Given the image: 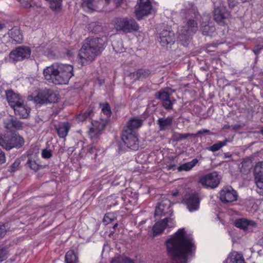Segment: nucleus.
<instances>
[{"instance_id": "f257e3e1", "label": "nucleus", "mask_w": 263, "mask_h": 263, "mask_svg": "<svg viewBox=\"0 0 263 263\" xmlns=\"http://www.w3.org/2000/svg\"><path fill=\"white\" fill-rule=\"evenodd\" d=\"M167 253L175 263H187L189 254L195 250L193 240L184 229H179L166 241Z\"/></svg>"}, {"instance_id": "f03ea898", "label": "nucleus", "mask_w": 263, "mask_h": 263, "mask_svg": "<svg viewBox=\"0 0 263 263\" xmlns=\"http://www.w3.org/2000/svg\"><path fill=\"white\" fill-rule=\"evenodd\" d=\"M106 37H87L78 53L79 62L84 66L93 61L104 49Z\"/></svg>"}, {"instance_id": "7ed1b4c3", "label": "nucleus", "mask_w": 263, "mask_h": 263, "mask_svg": "<svg viewBox=\"0 0 263 263\" xmlns=\"http://www.w3.org/2000/svg\"><path fill=\"white\" fill-rule=\"evenodd\" d=\"M44 78L54 84H67L73 76V67L69 64L54 63L43 70Z\"/></svg>"}, {"instance_id": "20e7f679", "label": "nucleus", "mask_w": 263, "mask_h": 263, "mask_svg": "<svg viewBox=\"0 0 263 263\" xmlns=\"http://www.w3.org/2000/svg\"><path fill=\"white\" fill-rule=\"evenodd\" d=\"M121 139L125 144L131 149H138L139 141L136 132H133L129 126V121L124 127L121 134Z\"/></svg>"}, {"instance_id": "39448f33", "label": "nucleus", "mask_w": 263, "mask_h": 263, "mask_svg": "<svg viewBox=\"0 0 263 263\" xmlns=\"http://www.w3.org/2000/svg\"><path fill=\"white\" fill-rule=\"evenodd\" d=\"M198 28L197 22L193 19H190L183 27H181L178 31V39L181 42L182 44L185 46L187 45V40L193 32H195Z\"/></svg>"}, {"instance_id": "423d86ee", "label": "nucleus", "mask_w": 263, "mask_h": 263, "mask_svg": "<svg viewBox=\"0 0 263 263\" xmlns=\"http://www.w3.org/2000/svg\"><path fill=\"white\" fill-rule=\"evenodd\" d=\"M114 27L117 30L124 32H130L132 30H137L139 26L133 18H116L114 21Z\"/></svg>"}, {"instance_id": "0eeeda50", "label": "nucleus", "mask_w": 263, "mask_h": 263, "mask_svg": "<svg viewBox=\"0 0 263 263\" xmlns=\"http://www.w3.org/2000/svg\"><path fill=\"white\" fill-rule=\"evenodd\" d=\"M57 100V96L50 89H43L39 91L34 97V101L37 104H47L52 103Z\"/></svg>"}, {"instance_id": "6e6552de", "label": "nucleus", "mask_w": 263, "mask_h": 263, "mask_svg": "<svg viewBox=\"0 0 263 263\" xmlns=\"http://www.w3.org/2000/svg\"><path fill=\"white\" fill-rule=\"evenodd\" d=\"M220 181V178L217 173H209L205 175L201 176L199 182L203 186L205 187H216L219 184Z\"/></svg>"}, {"instance_id": "1a4fd4ad", "label": "nucleus", "mask_w": 263, "mask_h": 263, "mask_svg": "<svg viewBox=\"0 0 263 263\" xmlns=\"http://www.w3.org/2000/svg\"><path fill=\"white\" fill-rule=\"evenodd\" d=\"M31 53V50L28 46H18L11 51L9 57L13 61H22L30 57Z\"/></svg>"}, {"instance_id": "9d476101", "label": "nucleus", "mask_w": 263, "mask_h": 263, "mask_svg": "<svg viewBox=\"0 0 263 263\" xmlns=\"http://www.w3.org/2000/svg\"><path fill=\"white\" fill-rule=\"evenodd\" d=\"M152 9V5L149 0H140L135 7V15L138 20L149 14Z\"/></svg>"}, {"instance_id": "9b49d317", "label": "nucleus", "mask_w": 263, "mask_h": 263, "mask_svg": "<svg viewBox=\"0 0 263 263\" xmlns=\"http://www.w3.org/2000/svg\"><path fill=\"white\" fill-rule=\"evenodd\" d=\"M237 198V193L231 186L223 187L220 192V198L222 202L235 201Z\"/></svg>"}, {"instance_id": "f8f14e48", "label": "nucleus", "mask_w": 263, "mask_h": 263, "mask_svg": "<svg viewBox=\"0 0 263 263\" xmlns=\"http://www.w3.org/2000/svg\"><path fill=\"white\" fill-rule=\"evenodd\" d=\"M105 124L103 122L93 121L88 131V135L93 141H97L102 130L104 129Z\"/></svg>"}, {"instance_id": "ddd939ff", "label": "nucleus", "mask_w": 263, "mask_h": 263, "mask_svg": "<svg viewBox=\"0 0 263 263\" xmlns=\"http://www.w3.org/2000/svg\"><path fill=\"white\" fill-rule=\"evenodd\" d=\"M171 93L166 90V89H162L156 93L155 96L158 99H160L162 102V105L166 108V109H171L172 108L174 101L175 99L172 100L171 99Z\"/></svg>"}, {"instance_id": "4468645a", "label": "nucleus", "mask_w": 263, "mask_h": 263, "mask_svg": "<svg viewBox=\"0 0 263 263\" xmlns=\"http://www.w3.org/2000/svg\"><path fill=\"white\" fill-rule=\"evenodd\" d=\"M175 222L172 218L166 217L162 221L156 222L153 226L152 230L153 231V236H156L158 233H160L164 231L166 227H173Z\"/></svg>"}, {"instance_id": "2eb2a0df", "label": "nucleus", "mask_w": 263, "mask_h": 263, "mask_svg": "<svg viewBox=\"0 0 263 263\" xmlns=\"http://www.w3.org/2000/svg\"><path fill=\"white\" fill-rule=\"evenodd\" d=\"M159 41L162 46L173 44L175 42V34L170 30L164 29L159 34Z\"/></svg>"}, {"instance_id": "dca6fc26", "label": "nucleus", "mask_w": 263, "mask_h": 263, "mask_svg": "<svg viewBox=\"0 0 263 263\" xmlns=\"http://www.w3.org/2000/svg\"><path fill=\"white\" fill-rule=\"evenodd\" d=\"M235 225L237 228H239L246 232H252L254 228L257 227V224L255 221L248 220L246 218H240L236 219L235 221Z\"/></svg>"}, {"instance_id": "f3484780", "label": "nucleus", "mask_w": 263, "mask_h": 263, "mask_svg": "<svg viewBox=\"0 0 263 263\" xmlns=\"http://www.w3.org/2000/svg\"><path fill=\"white\" fill-rule=\"evenodd\" d=\"M103 2L101 0H83L82 7L89 12L100 11L102 8Z\"/></svg>"}, {"instance_id": "a211bd4d", "label": "nucleus", "mask_w": 263, "mask_h": 263, "mask_svg": "<svg viewBox=\"0 0 263 263\" xmlns=\"http://www.w3.org/2000/svg\"><path fill=\"white\" fill-rule=\"evenodd\" d=\"M171 202L170 200L165 199L160 201L157 206H156L155 211V216H163L166 214H171Z\"/></svg>"}, {"instance_id": "6ab92c4d", "label": "nucleus", "mask_w": 263, "mask_h": 263, "mask_svg": "<svg viewBox=\"0 0 263 263\" xmlns=\"http://www.w3.org/2000/svg\"><path fill=\"white\" fill-rule=\"evenodd\" d=\"M255 183L259 189H263V162H257L254 166Z\"/></svg>"}, {"instance_id": "aec40b11", "label": "nucleus", "mask_w": 263, "mask_h": 263, "mask_svg": "<svg viewBox=\"0 0 263 263\" xmlns=\"http://www.w3.org/2000/svg\"><path fill=\"white\" fill-rule=\"evenodd\" d=\"M184 202L189 211L197 210L200 205V199L197 194H192L184 199Z\"/></svg>"}, {"instance_id": "412c9836", "label": "nucleus", "mask_w": 263, "mask_h": 263, "mask_svg": "<svg viewBox=\"0 0 263 263\" xmlns=\"http://www.w3.org/2000/svg\"><path fill=\"white\" fill-rule=\"evenodd\" d=\"M29 109L26 108L25 105L24 103V100L20 96L18 97V102L17 107L16 109V116H19L20 117H23V118H26L29 116L30 112Z\"/></svg>"}, {"instance_id": "4be33fe9", "label": "nucleus", "mask_w": 263, "mask_h": 263, "mask_svg": "<svg viewBox=\"0 0 263 263\" xmlns=\"http://www.w3.org/2000/svg\"><path fill=\"white\" fill-rule=\"evenodd\" d=\"M230 13L224 7H216L214 11V17L218 23H224L225 18L229 17Z\"/></svg>"}, {"instance_id": "5701e85b", "label": "nucleus", "mask_w": 263, "mask_h": 263, "mask_svg": "<svg viewBox=\"0 0 263 263\" xmlns=\"http://www.w3.org/2000/svg\"><path fill=\"white\" fill-rule=\"evenodd\" d=\"M10 39L9 41L12 43H22L23 36L18 27H13L8 32Z\"/></svg>"}, {"instance_id": "b1692460", "label": "nucleus", "mask_w": 263, "mask_h": 263, "mask_svg": "<svg viewBox=\"0 0 263 263\" xmlns=\"http://www.w3.org/2000/svg\"><path fill=\"white\" fill-rule=\"evenodd\" d=\"M18 93L14 92L13 90H8V91H6L7 100L9 104L13 109L15 115H16V109L18 104Z\"/></svg>"}, {"instance_id": "393cba45", "label": "nucleus", "mask_w": 263, "mask_h": 263, "mask_svg": "<svg viewBox=\"0 0 263 263\" xmlns=\"http://www.w3.org/2000/svg\"><path fill=\"white\" fill-rule=\"evenodd\" d=\"M174 118L173 117H163V118H159L157 121V123L158 124L159 129L161 131H165L168 128L171 127L173 124Z\"/></svg>"}, {"instance_id": "a878e982", "label": "nucleus", "mask_w": 263, "mask_h": 263, "mask_svg": "<svg viewBox=\"0 0 263 263\" xmlns=\"http://www.w3.org/2000/svg\"><path fill=\"white\" fill-rule=\"evenodd\" d=\"M24 142V138L20 136V135H14L10 138L8 137V149H10V148L14 147V146L20 147Z\"/></svg>"}, {"instance_id": "bb28decb", "label": "nucleus", "mask_w": 263, "mask_h": 263, "mask_svg": "<svg viewBox=\"0 0 263 263\" xmlns=\"http://www.w3.org/2000/svg\"><path fill=\"white\" fill-rule=\"evenodd\" d=\"M70 127V125L69 123H59L58 126H56V130L59 137L64 138L67 136Z\"/></svg>"}, {"instance_id": "cd10ccee", "label": "nucleus", "mask_w": 263, "mask_h": 263, "mask_svg": "<svg viewBox=\"0 0 263 263\" xmlns=\"http://www.w3.org/2000/svg\"><path fill=\"white\" fill-rule=\"evenodd\" d=\"M226 263H246L243 255L240 253H232L226 259Z\"/></svg>"}, {"instance_id": "c85d7f7f", "label": "nucleus", "mask_w": 263, "mask_h": 263, "mask_svg": "<svg viewBox=\"0 0 263 263\" xmlns=\"http://www.w3.org/2000/svg\"><path fill=\"white\" fill-rule=\"evenodd\" d=\"M151 71L148 69H139L132 73L130 77H133L134 79H142V78L148 77Z\"/></svg>"}, {"instance_id": "c756f323", "label": "nucleus", "mask_w": 263, "mask_h": 263, "mask_svg": "<svg viewBox=\"0 0 263 263\" xmlns=\"http://www.w3.org/2000/svg\"><path fill=\"white\" fill-rule=\"evenodd\" d=\"M5 126L7 129H12L15 128V129H22L23 126V123L20 121H17L15 119H11L7 122H5Z\"/></svg>"}, {"instance_id": "7c9ffc66", "label": "nucleus", "mask_w": 263, "mask_h": 263, "mask_svg": "<svg viewBox=\"0 0 263 263\" xmlns=\"http://www.w3.org/2000/svg\"><path fill=\"white\" fill-rule=\"evenodd\" d=\"M141 125H142V120L139 118H132L128 121V126L131 127L133 131H136V129Z\"/></svg>"}, {"instance_id": "2f4dec72", "label": "nucleus", "mask_w": 263, "mask_h": 263, "mask_svg": "<svg viewBox=\"0 0 263 263\" xmlns=\"http://www.w3.org/2000/svg\"><path fill=\"white\" fill-rule=\"evenodd\" d=\"M65 260L66 263H77L78 259L74 251H67L65 255Z\"/></svg>"}, {"instance_id": "473e14b6", "label": "nucleus", "mask_w": 263, "mask_h": 263, "mask_svg": "<svg viewBox=\"0 0 263 263\" xmlns=\"http://www.w3.org/2000/svg\"><path fill=\"white\" fill-rule=\"evenodd\" d=\"M197 159H194L191 162H185L183 163L178 167L179 171H182V170H191L193 167L195 166L196 164L198 162Z\"/></svg>"}, {"instance_id": "72a5a7b5", "label": "nucleus", "mask_w": 263, "mask_h": 263, "mask_svg": "<svg viewBox=\"0 0 263 263\" xmlns=\"http://www.w3.org/2000/svg\"><path fill=\"white\" fill-rule=\"evenodd\" d=\"M252 167V162L250 160H243L239 165L241 172L248 173Z\"/></svg>"}, {"instance_id": "f704fd0d", "label": "nucleus", "mask_w": 263, "mask_h": 263, "mask_svg": "<svg viewBox=\"0 0 263 263\" xmlns=\"http://www.w3.org/2000/svg\"><path fill=\"white\" fill-rule=\"evenodd\" d=\"M229 142L228 139L226 138L223 141H218L217 143H215L212 145V146H210V147H207V149L209 151H211V152H217L218 149H220L223 145H226L227 143Z\"/></svg>"}, {"instance_id": "c9c22d12", "label": "nucleus", "mask_w": 263, "mask_h": 263, "mask_svg": "<svg viewBox=\"0 0 263 263\" xmlns=\"http://www.w3.org/2000/svg\"><path fill=\"white\" fill-rule=\"evenodd\" d=\"M110 263H134L133 260L129 259L126 256H123V255H119V256H115Z\"/></svg>"}, {"instance_id": "e433bc0d", "label": "nucleus", "mask_w": 263, "mask_h": 263, "mask_svg": "<svg viewBox=\"0 0 263 263\" xmlns=\"http://www.w3.org/2000/svg\"><path fill=\"white\" fill-rule=\"evenodd\" d=\"M189 137H196V134H180V133H175L173 138L175 141H181L183 139H186Z\"/></svg>"}, {"instance_id": "4c0bfd02", "label": "nucleus", "mask_w": 263, "mask_h": 263, "mask_svg": "<svg viewBox=\"0 0 263 263\" xmlns=\"http://www.w3.org/2000/svg\"><path fill=\"white\" fill-rule=\"evenodd\" d=\"M88 28L90 31H92V32H95V33H98V32H101V31L103 30V27L101 26V25H99V24H98L96 22H91V23H90Z\"/></svg>"}, {"instance_id": "58836bf2", "label": "nucleus", "mask_w": 263, "mask_h": 263, "mask_svg": "<svg viewBox=\"0 0 263 263\" xmlns=\"http://www.w3.org/2000/svg\"><path fill=\"white\" fill-rule=\"evenodd\" d=\"M62 7V0H51L50 8L54 11H59Z\"/></svg>"}, {"instance_id": "ea45409f", "label": "nucleus", "mask_w": 263, "mask_h": 263, "mask_svg": "<svg viewBox=\"0 0 263 263\" xmlns=\"http://www.w3.org/2000/svg\"><path fill=\"white\" fill-rule=\"evenodd\" d=\"M92 112V110H88V111H86L84 113L79 114V115L77 116V119L79 121H84V120H86V119L90 117Z\"/></svg>"}, {"instance_id": "a19ab883", "label": "nucleus", "mask_w": 263, "mask_h": 263, "mask_svg": "<svg viewBox=\"0 0 263 263\" xmlns=\"http://www.w3.org/2000/svg\"><path fill=\"white\" fill-rule=\"evenodd\" d=\"M215 28L214 27L210 26L209 24H202L201 25V30L203 34L207 35L210 34L211 32L214 31Z\"/></svg>"}, {"instance_id": "79ce46f5", "label": "nucleus", "mask_w": 263, "mask_h": 263, "mask_svg": "<svg viewBox=\"0 0 263 263\" xmlns=\"http://www.w3.org/2000/svg\"><path fill=\"white\" fill-rule=\"evenodd\" d=\"M27 165L28 166V167H30L31 169H32L35 171H37V170L40 169L39 164H38V163H37L35 161H33V160H31V159H28L27 162Z\"/></svg>"}, {"instance_id": "37998d69", "label": "nucleus", "mask_w": 263, "mask_h": 263, "mask_svg": "<svg viewBox=\"0 0 263 263\" xmlns=\"http://www.w3.org/2000/svg\"><path fill=\"white\" fill-rule=\"evenodd\" d=\"M8 142L9 137L0 136V145H2L3 147L6 148V149H8Z\"/></svg>"}, {"instance_id": "c03bdc74", "label": "nucleus", "mask_w": 263, "mask_h": 263, "mask_svg": "<svg viewBox=\"0 0 263 263\" xmlns=\"http://www.w3.org/2000/svg\"><path fill=\"white\" fill-rule=\"evenodd\" d=\"M102 106V110L105 115L106 116H110L111 114V108L109 106V105L108 103H106V104H101Z\"/></svg>"}, {"instance_id": "a18cd8bd", "label": "nucleus", "mask_w": 263, "mask_h": 263, "mask_svg": "<svg viewBox=\"0 0 263 263\" xmlns=\"http://www.w3.org/2000/svg\"><path fill=\"white\" fill-rule=\"evenodd\" d=\"M8 252L5 249L0 250V262L7 258Z\"/></svg>"}, {"instance_id": "49530a36", "label": "nucleus", "mask_w": 263, "mask_h": 263, "mask_svg": "<svg viewBox=\"0 0 263 263\" xmlns=\"http://www.w3.org/2000/svg\"><path fill=\"white\" fill-rule=\"evenodd\" d=\"M7 232V228L5 224H0V238L5 236Z\"/></svg>"}, {"instance_id": "de8ad7c7", "label": "nucleus", "mask_w": 263, "mask_h": 263, "mask_svg": "<svg viewBox=\"0 0 263 263\" xmlns=\"http://www.w3.org/2000/svg\"><path fill=\"white\" fill-rule=\"evenodd\" d=\"M42 155L44 158H49L52 156V153L51 150H47V149H44L42 153Z\"/></svg>"}, {"instance_id": "09e8293b", "label": "nucleus", "mask_w": 263, "mask_h": 263, "mask_svg": "<svg viewBox=\"0 0 263 263\" xmlns=\"http://www.w3.org/2000/svg\"><path fill=\"white\" fill-rule=\"evenodd\" d=\"M20 164V161H19V160H16V161H15L14 162H13L11 166L10 171L11 172H14V171H16V170H17Z\"/></svg>"}, {"instance_id": "8fccbe9b", "label": "nucleus", "mask_w": 263, "mask_h": 263, "mask_svg": "<svg viewBox=\"0 0 263 263\" xmlns=\"http://www.w3.org/2000/svg\"><path fill=\"white\" fill-rule=\"evenodd\" d=\"M113 217L114 216L112 214H111V213L105 214L103 219V221H105V222H109V221H112Z\"/></svg>"}, {"instance_id": "3c124183", "label": "nucleus", "mask_w": 263, "mask_h": 263, "mask_svg": "<svg viewBox=\"0 0 263 263\" xmlns=\"http://www.w3.org/2000/svg\"><path fill=\"white\" fill-rule=\"evenodd\" d=\"M6 161V156L3 151L0 149V164L4 163Z\"/></svg>"}, {"instance_id": "603ef678", "label": "nucleus", "mask_w": 263, "mask_h": 263, "mask_svg": "<svg viewBox=\"0 0 263 263\" xmlns=\"http://www.w3.org/2000/svg\"><path fill=\"white\" fill-rule=\"evenodd\" d=\"M237 2L236 0H228V5L231 8L235 7Z\"/></svg>"}, {"instance_id": "864d4df0", "label": "nucleus", "mask_w": 263, "mask_h": 263, "mask_svg": "<svg viewBox=\"0 0 263 263\" xmlns=\"http://www.w3.org/2000/svg\"><path fill=\"white\" fill-rule=\"evenodd\" d=\"M262 48L263 46H256L253 49V51L255 54H258V53H259V51H260L261 49H262Z\"/></svg>"}, {"instance_id": "5fc2aeb1", "label": "nucleus", "mask_w": 263, "mask_h": 263, "mask_svg": "<svg viewBox=\"0 0 263 263\" xmlns=\"http://www.w3.org/2000/svg\"><path fill=\"white\" fill-rule=\"evenodd\" d=\"M210 130H208V129H201V130H199L197 132V134H196V136H197V135L202 134V133H209Z\"/></svg>"}, {"instance_id": "6e6d98bb", "label": "nucleus", "mask_w": 263, "mask_h": 263, "mask_svg": "<svg viewBox=\"0 0 263 263\" xmlns=\"http://www.w3.org/2000/svg\"><path fill=\"white\" fill-rule=\"evenodd\" d=\"M95 149H96V148L93 145H89L88 147V152L89 153H93Z\"/></svg>"}, {"instance_id": "4d7b16f0", "label": "nucleus", "mask_w": 263, "mask_h": 263, "mask_svg": "<svg viewBox=\"0 0 263 263\" xmlns=\"http://www.w3.org/2000/svg\"><path fill=\"white\" fill-rule=\"evenodd\" d=\"M22 4L24 7H29V6H31V5H29L28 3H27V2H25L24 0L23 1Z\"/></svg>"}, {"instance_id": "13d9d810", "label": "nucleus", "mask_w": 263, "mask_h": 263, "mask_svg": "<svg viewBox=\"0 0 263 263\" xmlns=\"http://www.w3.org/2000/svg\"><path fill=\"white\" fill-rule=\"evenodd\" d=\"M232 155L230 153H224V157H231Z\"/></svg>"}, {"instance_id": "bf43d9fd", "label": "nucleus", "mask_w": 263, "mask_h": 263, "mask_svg": "<svg viewBox=\"0 0 263 263\" xmlns=\"http://www.w3.org/2000/svg\"><path fill=\"white\" fill-rule=\"evenodd\" d=\"M223 128L224 129H228V128H230V125H229V124H224Z\"/></svg>"}, {"instance_id": "052dcab7", "label": "nucleus", "mask_w": 263, "mask_h": 263, "mask_svg": "<svg viewBox=\"0 0 263 263\" xmlns=\"http://www.w3.org/2000/svg\"><path fill=\"white\" fill-rule=\"evenodd\" d=\"M3 27H5V25H4V24H0V30L1 29H2Z\"/></svg>"}, {"instance_id": "680f3d73", "label": "nucleus", "mask_w": 263, "mask_h": 263, "mask_svg": "<svg viewBox=\"0 0 263 263\" xmlns=\"http://www.w3.org/2000/svg\"><path fill=\"white\" fill-rule=\"evenodd\" d=\"M118 223H115V224H114V225L113 226V228L114 229H115V228H117V227H118Z\"/></svg>"}, {"instance_id": "e2e57ef3", "label": "nucleus", "mask_w": 263, "mask_h": 263, "mask_svg": "<svg viewBox=\"0 0 263 263\" xmlns=\"http://www.w3.org/2000/svg\"><path fill=\"white\" fill-rule=\"evenodd\" d=\"M173 166L174 165H168V169H172V168H173Z\"/></svg>"}, {"instance_id": "0e129e2a", "label": "nucleus", "mask_w": 263, "mask_h": 263, "mask_svg": "<svg viewBox=\"0 0 263 263\" xmlns=\"http://www.w3.org/2000/svg\"><path fill=\"white\" fill-rule=\"evenodd\" d=\"M242 2H246V1H249V0H241Z\"/></svg>"}, {"instance_id": "69168bd1", "label": "nucleus", "mask_w": 263, "mask_h": 263, "mask_svg": "<svg viewBox=\"0 0 263 263\" xmlns=\"http://www.w3.org/2000/svg\"><path fill=\"white\" fill-rule=\"evenodd\" d=\"M110 0H105V2H107V3H108L109 2Z\"/></svg>"}, {"instance_id": "338daca9", "label": "nucleus", "mask_w": 263, "mask_h": 263, "mask_svg": "<svg viewBox=\"0 0 263 263\" xmlns=\"http://www.w3.org/2000/svg\"><path fill=\"white\" fill-rule=\"evenodd\" d=\"M260 133L263 135V129H261V130H260Z\"/></svg>"}, {"instance_id": "774afa93", "label": "nucleus", "mask_w": 263, "mask_h": 263, "mask_svg": "<svg viewBox=\"0 0 263 263\" xmlns=\"http://www.w3.org/2000/svg\"><path fill=\"white\" fill-rule=\"evenodd\" d=\"M47 1H48L49 3V5L50 6V1H51V0H47Z\"/></svg>"}]
</instances>
